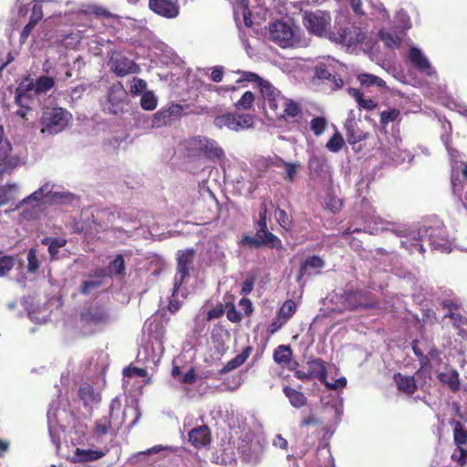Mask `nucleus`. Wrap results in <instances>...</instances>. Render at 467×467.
Returning a JSON list of instances; mask_svg holds the SVG:
<instances>
[{
  "label": "nucleus",
  "instance_id": "1",
  "mask_svg": "<svg viewBox=\"0 0 467 467\" xmlns=\"http://www.w3.org/2000/svg\"><path fill=\"white\" fill-rule=\"evenodd\" d=\"M303 24L307 31L317 36H328L337 43L346 46H352L363 40L364 36L360 33H351L348 28H340L337 33L329 31L331 24L330 14L327 11H306L303 16Z\"/></svg>",
  "mask_w": 467,
  "mask_h": 467
},
{
  "label": "nucleus",
  "instance_id": "2",
  "mask_svg": "<svg viewBox=\"0 0 467 467\" xmlns=\"http://www.w3.org/2000/svg\"><path fill=\"white\" fill-rule=\"evenodd\" d=\"M259 91L265 103L276 117H296L302 114L300 104L284 96L270 81L265 79L261 82Z\"/></svg>",
  "mask_w": 467,
  "mask_h": 467
},
{
  "label": "nucleus",
  "instance_id": "3",
  "mask_svg": "<svg viewBox=\"0 0 467 467\" xmlns=\"http://www.w3.org/2000/svg\"><path fill=\"white\" fill-rule=\"evenodd\" d=\"M55 86V79L48 76H40L36 79L25 78L16 88V101L22 108H28V102L36 95L47 93Z\"/></svg>",
  "mask_w": 467,
  "mask_h": 467
},
{
  "label": "nucleus",
  "instance_id": "4",
  "mask_svg": "<svg viewBox=\"0 0 467 467\" xmlns=\"http://www.w3.org/2000/svg\"><path fill=\"white\" fill-rule=\"evenodd\" d=\"M342 67V64L334 57H321L315 66V77L321 80H327L331 88L337 89L343 85V80L338 74Z\"/></svg>",
  "mask_w": 467,
  "mask_h": 467
},
{
  "label": "nucleus",
  "instance_id": "5",
  "mask_svg": "<svg viewBox=\"0 0 467 467\" xmlns=\"http://www.w3.org/2000/svg\"><path fill=\"white\" fill-rule=\"evenodd\" d=\"M269 38L283 48L297 47L299 40L288 22L276 20L269 25Z\"/></svg>",
  "mask_w": 467,
  "mask_h": 467
},
{
  "label": "nucleus",
  "instance_id": "6",
  "mask_svg": "<svg viewBox=\"0 0 467 467\" xmlns=\"http://www.w3.org/2000/svg\"><path fill=\"white\" fill-rule=\"evenodd\" d=\"M195 251L193 248L180 250L177 253L176 277L174 280L172 296L178 294L184 280L190 275V267L193 263Z\"/></svg>",
  "mask_w": 467,
  "mask_h": 467
},
{
  "label": "nucleus",
  "instance_id": "7",
  "mask_svg": "<svg viewBox=\"0 0 467 467\" xmlns=\"http://www.w3.org/2000/svg\"><path fill=\"white\" fill-rule=\"evenodd\" d=\"M108 65L111 71L119 77L140 72V67L118 50L109 52Z\"/></svg>",
  "mask_w": 467,
  "mask_h": 467
},
{
  "label": "nucleus",
  "instance_id": "8",
  "mask_svg": "<svg viewBox=\"0 0 467 467\" xmlns=\"http://www.w3.org/2000/svg\"><path fill=\"white\" fill-rule=\"evenodd\" d=\"M126 97V91L120 84L110 87L107 99L102 103L103 112L111 115L123 113L124 108L127 106Z\"/></svg>",
  "mask_w": 467,
  "mask_h": 467
},
{
  "label": "nucleus",
  "instance_id": "9",
  "mask_svg": "<svg viewBox=\"0 0 467 467\" xmlns=\"http://www.w3.org/2000/svg\"><path fill=\"white\" fill-rule=\"evenodd\" d=\"M307 371L301 369L295 370V377L300 380H310L317 379L322 384L327 378V368L326 362L316 357H309L306 361Z\"/></svg>",
  "mask_w": 467,
  "mask_h": 467
},
{
  "label": "nucleus",
  "instance_id": "10",
  "mask_svg": "<svg viewBox=\"0 0 467 467\" xmlns=\"http://www.w3.org/2000/svg\"><path fill=\"white\" fill-rule=\"evenodd\" d=\"M370 292L361 289L345 290L340 295V301L343 306L350 311L358 308L368 309L373 307L374 304L368 302Z\"/></svg>",
  "mask_w": 467,
  "mask_h": 467
},
{
  "label": "nucleus",
  "instance_id": "11",
  "mask_svg": "<svg viewBox=\"0 0 467 467\" xmlns=\"http://www.w3.org/2000/svg\"><path fill=\"white\" fill-rule=\"evenodd\" d=\"M12 145L4 137V128L0 125V174L10 172L18 166L20 160L17 156L10 155Z\"/></svg>",
  "mask_w": 467,
  "mask_h": 467
},
{
  "label": "nucleus",
  "instance_id": "12",
  "mask_svg": "<svg viewBox=\"0 0 467 467\" xmlns=\"http://www.w3.org/2000/svg\"><path fill=\"white\" fill-rule=\"evenodd\" d=\"M79 317L81 322L88 325H104L109 320V314L103 306L95 304L85 307Z\"/></svg>",
  "mask_w": 467,
  "mask_h": 467
},
{
  "label": "nucleus",
  "instance_id": "13",
  "mask_svg": "<svg viewBox=\"0 0 467 467\" xmlns=\"http://www.w3.org/2000/svg\"><path fill=\"white\" fill-rule=\"evenodd\" d=\"M244 242L254 248L264 245L276 249L282 248L281 240L268 230H263V232L256 230V234L254 237L244 236Z\"/></svg>",
  "mask_w": 467,
  "mask_h": 467
},
{
  "label": "nucleus",
  "instance_id": "14",
  "mask_svg": "<svg viewBox=\"0 0 467 467\" xmlns=\"http://www.w3.org/2000/svg\"><path fill=\"white\" fill-rule=\"evenodd\" d=\"M149 8L158 16L165 18H175L180 13L176 0H149Z\"/></svg>",
  "mask_w": 467,
  "mask_h": 467
},
{
  "label": "nucleus",
  "instance_id": "15",
  "mask_svg": "<svg viewBox=\"0 0 467 467\" xmlns=\"http://www.w3.org/2000/svg\"><path fill=\"white\" fill-rule=\"evenodd\" d=\"M407 57L412 66L420 72L430 77L436 75V71L431 67L428 57L420 48L411 47L408 51Z\"/></svg>",
  "mask_w": 467,
  "mask_h": 467
},
{
  "label": "nucleus",
  "instance_id": "16",
  "mask_svg": "<svg viewBox=\"0 0 467 467\" xmlns=\"http://www.w3.org/2000/svg\"><path fill=\"white\" fill-rule=\"evenodd\" d=\"M51 186L48 182H46L42 185L38 190L35 191L26 198L23 199L15 208V210L19 209L24 204H28L29 202H34L32 206L34 212H38L42 207V199L44 196H47L51 194Z\"/></svg>",
  "mask_w": 467,
  "mask_h": 467
},
{
  "label": "nucleus",
  "instance_id": "17",
  "mask_svg": "<svg viewBox=\"0 0 467 467\" xmlns=\"http://www.w3.org/2000/svg\"><path fill=\"white\" fill-rule=\"evenodd\" d=\"M360 120L361 119H347L346 120V136L349 144H356L368 138V132L361 130L358 126Z\"/></svg>",
  "mask_w": 467,
  "mask_h": 467
},
{
  "label": "nucleus",
  "instance_id": "18",
  "mask_svg": "<svg viewBox=\"0 0 467 467\" xmlns=\"http://www.w3.org/2000/svg\"><path fill=\"white\" fill-rule=\"evenodd\" d=\"M393 380L398 390L408 396H412L418 390V385L414 376H407L397 372L393 375Z\"/></svg>",
  "mask_w": 467,
  "mask_h": 467
},
{
  "label": "nucleus",
  "instance_id": "19",
  "mask_svg": "<svg viewBox=\"0 0 467 467\" xmlns=\"http://www.w3.org/2000/svg\"><path fill=\"white\" fill-rule=\"evenodd\" d=\"M437 379L453 393L458 392L461 389L460 374L455 368H445L444 371L438 373Z\"/></svg>",
  "mask_w": 467,
  "mask_h": 467
},
{
  "label": "nucleus",
  "instance_id": "20",
  "mask_svg": "<svg viewBox=\"0 0 467 467\" xmlns=\"http://www.w3.org/2000/svg\"><path fill=\"white\" fill-rule=\"evenodd\" d=\"M189 441L197 449L208 445L211 441V431L206 425L192 429L188 434Z\"/></svg>",
  "mask_w": 467,
  "mask_h": 467
},
{
  "label": "nucleus",
  "instance_id": "21",
  "mask_svg": "<svg viewBox=\"0 0 467 467\" xmlns=\"http://www.w3.org/2000/svg\"><path fill=\"white\" fill-rule=\"evenodd\" d=\"M214 124L222 129L226 127L234 131H241L254 126V119H214Z\"/></svg>",
  "mask_w": 467,
  "mask_h": 467
},
{
  "label": "nucleus",
  "instance_id": "22",
  "mask_svg": "<svg viewBox=\"0 0 467 467\" xmlns=\"http://www.w3.org/2000/svg\"><path fill=\"white\" fill-rule=\"evenodd\" d=\"M78 395L86 407H92L100 401V395L96 392L93 386L88 383H85L79 387Z\"/></svg>",
  "mask_w": 467,
  "mask_h": 467
},
{
  "label": "nucleus",
  "instance_id": "23",
  "mask_svg": "<svg viewBox=\"0 0 467 467\" xmlns=\"http://www.w3.org/2000/svg\"><path fill=\"white\" fill-rule=\"evenodd\" d=\"M202 155L206 159H221L224 156L223 150L218 146L215 140L202 137Z\"/></svg>",
  "mask_w": 467,
  "mask_h": 467
},
{
  "label": "nucleus",
  "instance_id": "24",
  "mask_svg": "<svg viewBox=\"0 0 467 467\" xmlns=\"http://www.w3.org/2000/svg\"><path fill=\"white\" fill-rule=\"evenodd\" d=\"M253 350L251 346L243 348L242 352L229 360L220 370V374H226L242 366L249 358Z\"/></svg>",
  "mask_w": 467,
  "mask_h": 467
},
{
  "label": "nucleus",
  "instance_id": "25",
  "mask_svg": "<svg viewBox=\"0 0 467 467\" xmlns=\"http://www.w3.org/2000/svg\"><path fill=\"white\" fill-rule=\"evenodd\" d=\"M283 392L288 399L291 406L294 408L300 409L306 406L307 403V398L299 389H294L290 386H285L283 388Z\"/></svg>",
  "mask_w": 467,
  "mask_h": 467
},
{
  "label": "nucleus",
  "instance_id": "26",
  "mask_svg": "<svg viewBox=\"0 0 467 467\" xmlns=\"http://www.w3.org/2000/svg\"><path fill=\"white\" fill-rule=\"evenodd\" d=\"M404 32L394 29H381L379 31L380 40L389 48L399 47Z\"/></svg>",
  "mask_w": 467,
  "mask_h": 467
},
{
  "label": "nucleus",
  "instance_id": "27",
  "mask_svg": "<svg viewBox=\"0 0 467 467\" xmlns=\"http://www.w3.org/2000/svg\"><path fill=\"white\" fill-rule=\"evenodd\" d=\"M202 136H195L185 140L182 144V150L188 157H199L202 156Z\"/></svg>",
  "mask_w": 467,
  "mask_h": 467
},
{
  "label": "nucleus",
  "instance_id": "28",
  "mask_svg": "<svg viewBox=\"0 0 467 467\" xmlns=\"http://www.w3.org/2000/svg\"><path fill=\"white\" fill-rule=\"evenodd\" d=\"M325 265V261L319 257L318 255H311L307 257L300 265L298 275L296 277V282H300L304 275L306 274V271L311 269H321Z\"/></svg>",
  "mask_w": 467,
  "mask_h": 467
},
{
  "label": "nucleus",
  "instance_id": "29",
  "mask_svg": "<svg viewBox=\"0 0 467 467\" xmlns=\"http://www.w3.org/2000/svg\"><path fill=\"white\" fill-rule=\"evenodd\" d=\"M348 91L360 109L371 110L377 108L378 104L370 98H366L358 89L350 88Z\"/></svg>",
  "mask_w": 467,
  "mask_h": 467
},
{
  "label": "nucleus",
  "instance_id": "30",
  "mask_svg": "<svg viewBox=\"0 0 467 467\" xmlns=\"http://www.w3.org/2000/svg\"><path fill=\"white\" fill-rule=\"evenodd\" d=\"M166 115L164 112L160 111L154 115V117H185L192 113L190 110L188 104H171L167 109Z\"/></svg>",
  "mask_w": 467,
  "mask_h": 467
},
{
  "label": "nucleus",
  "instance_id": "31",
  "mask_svg": "<svg viewBox=\"0 0 467 467\" xmlns=\"http://www.w3.org/2000/svg\"><path fill=\"white\" fill-rule=\"evenodd\" d=\"M79 12L85 15H94L96 16H104L108 18L114 16L109 11L101 5L91 3L82 4L79 7Z\"/></svg>",
  "mask_w": 467,
  "mask_h": 467
},
{
  "label": "nucleus",
  "instance_id": "32",
  "mask_svg": "<svg viewBox=\"0 0 467 467\" xmlns=\"http://www.w3.org/2000/svg\"><path fill=\"white\" fill-rule=\"evenodd\" d=\"M75 455L78 456V462H87L97 461L102 458L105 453L101 450H84L78 448L75 451Z\"/></svg>",
  "mask_w": 467,
  "mask_h": 467
},
{
  "label": "nucleus",
  "instance_id": "33",
  "mask_svg": "<svg viewBox=\"0 0 467 467\" xmlns=\"http://www.w3.org/2000/svg\"><path fill=\"white\" fill-rule=\"evenodd\" d=\"M292 349L290 346L280 345L274 351V360L277 364H287L292 358Z\"/></svg>",
  "mask_w": 467,
  "mask_h": 467
},
{
  "label": "nucleus",
  "instance_id": "34",
  "mask_svg": "<svg viewBox=\"0 0 467 467\" xmlns=\"http://www.w3.org/2000/svg\"><path fill=\"white\" fill-rule=\"evenodd\" d=\"M453 441L457 447L467 443V431L461 421H453Z\"/></svg>",
  "mask_w": 467,
  "mask_h": 467
},
{
  "label": "nucleus",
  "instance_id": "35",
  "mask_svg": "<svg viewBox=\"0 0 467 467\" xmlns=\"http://www.w3.org/2000/svg\"><path fill=\"white\" fill-rule=\"evenodd\" d=\"M296 311V303L294 300H286L277 312V316L287 322Z\"/></svg>",
  "mask_w": 467,
  "mask_h": 467
},
{
  "label": "nucleus",
  "instance_id": "36",
  "mask_svg": "<svg viewBox=\"0 0 467 467\" xmlns=\"http://www.w3.org/2000/svg\"><path fill=\"white\" fill-rule=\"evenodd\" d=\"M358 79L360 82V84L364 87H372V86H376L379 88L385 87V81L382 78H380L375 75H372V74H368V73L359 74L358 76Z\"/></svg>",
  "mask_w": 467,
  "mask_h": 467
},
{
  "label": "nucleus",
  "instance_id": "37",
  "mask_svg": "<svg viewBox=\"0 0 467 467\" xmlns=\"http://www.w3.org/2000/svg\"><path fill=\"white\" fill-rule=\"evenodd\" d=\"M111 420L110 415L102 417L98 420L94 424V434L97 436L106 435L109 430L111 429Z\"/></svg>",
  "mask_w": 467,
  "mask_h": 467
},
{
  "label": "nucleus",
  "instance_id": "38",
  "mask_svg": "<svg viewBox=\"0 0 467 467\" xmlns=\"http://www.w3.org/2000/svg\"><path fill=\"white\" fill-rule=\"evenodd\" d=\"M325 206L333 213H337L341 211L343 202L341 199L332 193H328L325 200Z\"/></svg>",
  "mask_w": 467,
  "mask_h": 467
},
{
  "label": "nucleus",
  "instance_id": "39",
  "mask_svg": "<svg viewBox=\"0 0 467 467\" xmlns=\"http://www.w3.org/2000/svg\"><path fill=\"white\" fill-rule=\"evenodd\" d=\"M254 102V94L251 91H246L243 94L240 99L235 103V108L239 110H248L252 108Z\"/></svg>",
  "mask_w": 467,
  "mask_h": 467
},
{
  "label": "nucleus",
  "instance_id": "40",
  "mask_svg": "<svg viewBox=\"0 0 467 467\" xmlns=\"http://www.w3.org/2000/svg\"><path fill=\"white\" fill-rule=\"evenodd\" d=\"M345 141L340 133L336 132L327 142L326 148L331 152H338L344 146Z\"/></svg>",
  "mask_w": 467,
  "mask_h": 467
},
{
  "label": "nucleus",
  "instance_id": "41",
  "mask_svg": "<svg viewBox=\"0 0 467 467\" xmlns=\"http://www.w3.org/2000/svg\"><path fill=\"white\" fill-rule=\"evenodd\" d=\"M43 0H35L31 9L29 21L37 25L43 18Z\"/></svg>",
  "mask_w": 467,
  "mask_h": 467
},
{
  "label": "nucleus",
  "instance_id": "42",
  "mask_svg": "<svg viewBox=\"0 0 467 467\" xmlns=\"http://www.w3.org/2000/svg\"><path fill=\"white\" fill-rule=\"evenodd\" d=\"M16 258L12 255L0 256V276L6 275L15 266Z\"/></svg>",
  "mask_w": 467,
  "mask_h": 467
},
{
  "label": "nucleus",
  "instance_id": "43",
  "mask_svg": "<svg viewBox=\"0 0 467 467\" xmlns=\"http://www.w3.org/2000/svg\"><path fill=\"white\" fill-rule=\"evenodd\" d=\"M16 190V184L15 183H7L5 185L0 186V206H3L13 198L12 192Z\"/></svg>",
  "mask_w": 467,
  "mask_h": 467
},
{
  "label": "nucleus",
  "instance_id": "44",
  "mask_svg": "<svg viewBox=\"0 0 467 467\" xmlns=\"http://www.w3.org/2000/svg\"><path fill=\"white\" fill-rule=\"evenodd\" d=\"M140 105L145 110H152L157 106V99L152 92H144L140 99Z\"/></svg>",
  "mask_w": 467,
  "mask_h": 467
},
{
  "label": "nucleus",
  "instance_id": "45",
  "mask_svg": "<svg viewBox=\"0 0 467 467\" xmlns=\"http://www.w3.org/2000/svg\"><path fill=\"white\" fill-rule=\"evenodd\" d=\"M109 269L111 272H113L115 275H119L124 273L125 270V261L122 254H118L115 259L110 262L109 264Z\"/></svg>",
  "mask_w": 467,
  "mask_h": 467
},
{
  "label": "nucleus",
  "instance_id": "46",
  "mask_svg": "<svg viewBox=\"0 0 467 467\" xmlns=\"http://www.w3.org/2000/svg\"><path fill=\"white\" fill-rule=\"evenodd\" d=\"M451 458L453 462H457L460 467H463L467 462V450L462 446L457 447Z\"/></svg>",
  "mask_w": 467,
  "mask_h": 467
},
{
  "label": "nucleus",
  "instance_id": "47",
  "mask_svg": "<svg viewBox=\"0 0 467 467\" xmlns=\"http://www.w3.org/2000/svg\"><path fill=\"white\" fill-rule=\"evenodd\" d=\"M396 20L398 27L400 28L402 32L410 29L411 26L410 16L402 10L397 13Z\"/></svg>",
  "mask_w": 467,
  "mask_h": 467
},
{
  "label": "nucleus",
  "instance_id": "48",
  "mask_svg": "<svg viewBox=\"0 0 467 467\" xmlns=\"http://www.w3.org/2000/svg\"><path fill=\"white\" fill-rule=\"evenodd\" d=\"M27 263H28V271L31 273H35L39 268V261L36 255V250L31 248L27 253Z\"/></svg>",
  "mask_w": 467,
  "mask_h": 467
},
{
  "label": "nucleus",
  "instance_id": "49",
  "mask_svg": "<svg viewBox=\"0 0 467 467\" xmlns=\"http://www.w3.org/2000/svg\"><path fill=\"white\" fill-rule=\"evenodd\" d=\"M238 74H240L242 76V78L238 80V82H241V81L256 82L258 84V88L261 86V82L265 80V79L262 78L259 75H257L254 72L238 71Z\"/></svg>",
  "mask_w": 467,
  "mask_h": 467
},
{
  "label": "nucleus",
  "instance_id": "50",
  "mask_svg": "<svg viewBox=\"0 0 467 467\" xmlns=\"http://www.w3.org/2000/svg\"><path fill=\"white\" fill-rule=\"evenodd\" d=\"M300 168V164L298 163H290L285 164V175L284 179L288 181L289 182H293L296 179L298 169Z\"/></svg>",
  "mask_w": 467,
  "mask_h": 467
},
{
  "label": "nucleus",
  "instance_id": "51",
  "mask_svg": "<svg viewBox=\"0 0 467 467\" xmlns=\"http://www.w3.org/2000/svg\"><path fill=\"white\" fill-rule=\"evenodd\" d=\"M50 120V123L46 124L45 127L42 128L41 131L43 133L47 132L48 134L57 133L60 129H57V127L60 125L64 120L67 119H48Z\"/></svg>",
  "mask_w": 467,
  "mask_h": 467
},
{
  "label": "nucleus",
  "instance_id": "52",
  "mask_svg": "<svg viewBox=\"0 0 467 467\" xmlns=\"http://www.w3.org/2000/svg\"><path fill=\"white\" fill-rule=\"evenodd\" d=\"M66 240L64 239H53L48 245V253L52 258H55L58 254V251L61 247L65 246Z\"/></svg>",
  "mask_w": 467,
  "mask_h": 467
},
{
  "label": "nucleus",
  "instance_id": "53",
  "mask_svg": "<svg viewBox=\"0 0 467 467\" xmlns=\"http://www.w3.org/2000/svg\"><path fill=\"white\" fill-rule=\"evenodd\" d=\"M101 282L98 280L84 281L80 286V293L86 296L89 295L91 291L99 288Z\"/></svg>",
  "mask_w": 467,
  "mask_h": 467
},
{
  "label": "nucleus",
  "instance_id": "54",
  "mask_svg": "<svg viewBox=\"0 0 467 467\" xmlns=\"http://www.w3.org/2000/svg\"><path fill=\"white\" fill-rule=\"evenodd\" d=\"M275 217L279 223V225L283 228H286L291 223V219L286 213V212L283 209L277 208L275 211Z\"/></svg>",
  "mask_w": 467,
  "mask_h": 467
},
{
  "label": "nucleus",
  "instance_id": "55",
  "mask_svg": "<svg viewBox=\"0 0 467 467\" xmlns=\"http://www.w3.org/2000/svg\"><path fill=\"white\" fill-rule=\"evenodd\" d=\"M327 119H312L311 121V130L317 136H319L323 133L327 127Z\"/></svg>",
  "mask_w": 467,
  "mask_h": 467
},
{
  "label": "nucleus",
  "instance_id": "56",
  "mask_svg": "<svg viewBox=\"0 0 467 467\" xmlns=\"http://www.w3.org/2000/svg\"><path fill=\"white\" fill-rule=\"evenodd\" d=\"M147 88V83L141 78H134L130 85V92L137 95L143 92Z\"/></svg>",
  "mask_w": 467,
  "mask_h": 467
},
{
  "label": "nucleus",
  "instance_id": "57",
  "mask_svg": "<svg viewBox=\"0 0 467 467\" xmlns=\"http://www.w3.org/2000/svg\"><path fill=\"white\" fill-rule=\"evenodd\" d=\"M123 375L129 378L133 376L145 377L146 370L138 367L129 366L123 369Z\"/></svg>",
  "mask_w": 467,
  "mask_h": 467
},
{
  "label": "nucleus",
  "instance_id": "58",
  "mask_svg": "<svg viewBox=\"0 0 467 467\" xmlns=\"http://www.w3.org/2000/svg\"><path fill=\"white\" fill-rule=\"evenodd\" d=\"M438 353H439V351L436 348H434L429 352V355L421 354V357L420 356L417 357V358L420 362V368L416 372V374H419L420 369L427 368L431 364L430 357H433L434 354H438Z\"/></svg>",
  "mask_w": 467,
  "mask_h": 467
},
{
  "label": "nucleus",
  "instance_id": "59",
  "mask_svg": "<svg viewBox=\"0 0 467 467\" xmlns=\"http://www.w3.org/2000/svg\"><path fill=\"white\" fill-rule=\"evenodd\" d=\"M320 423L319 419L314 413H310L300 420L299 426L300 428H306L310 425H319Z\"/></svg>",
  "mask_w": 467,
  "mask_h": 467
},
{
  "label": "nucleus",
  "instance_id": "60",
  "mask_svg": "<svg viewBox=\"0 0 467 467\" xmlns=\"http://www.w3.org/2000/svg\"><path fill=\"white\" fill-rule=\"evenodd\" d=\"M263 161L266 163L265 167H277V168H280V167L285 168V164L288 163L278 156H275L274 158L264 159Z\"/></svg>",
  "mask_w": 467,
  "mask_h": 467
},
{
  "label": "nucleus",
  "instance_id": "61",
  "mask_svg": "<svg viewBox=\"0 0 467 467\" xmlns=\"http://www.w3.org/2000/svg\"><path fill=\"white\" fill-rule=\"evenodd\" d=\"M223 313V306L222 304H220L207 312V320L210 321L212 319L220 318Z\"/></svg>",
  "mask_w": 467,
  "mask_h": 467
},
{
  "label": "nucleus",
  "instance_id": "62",
  "mask_svg": "<svg viewBox=\"0 0 467 467\" xmlns=\"http://www.w3.org/2000/svg\"><path fill=\"white\" fill-rule=\"evenodd\" d=\"M323 384L328 389H333V390H336V389H341V388H344L346 387L347 385V379L344 378V377H341L335 380L334 383H330L328 382L327 379H326V382H323Z\"/></svg>",
  "mask_w": 467,
  "mask_h": 467
},
{
  "label": "nucleus",
  "instance_id": "63",
  "mask_svg": "<svg viewBox=\"0 0 467 467\" xmlns=\"http://www.w3.org/2000/svg\"><path fill=\"white\" fill-rule=\"evenodd\" d=\"M177 294L169 300L168 311L171 314H175L180 310L182 306V302L176 298Z\"/></svg>",
  "mask_w": 467,
  "mask_h": 467
},
{
  "label": "nucleus",
  "instance_id": "64",
  "mask_svg": "<svg viewBox=\"0 0 467 467\" xmlns=\"http://www.w3.org/2000/svg\"><path fill=\"white\" fill-rule=\"evenodd\" d=\"M286 322L284 321V319H282L281 317H279L277 315H276V317L272 321V323L270 324L269 327H268V331L270 334H275V332H277L279 329L282 328V327L285 324Z\"/></svg>",
  "mask_w": 467,
  "mask_h": 467
}]
</instances>
